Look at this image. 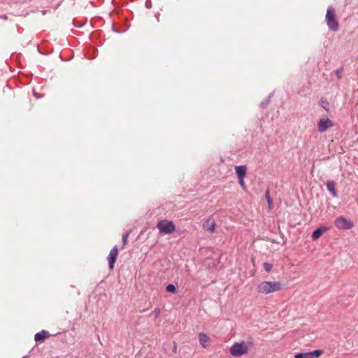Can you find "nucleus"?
Returning a JSON list of instances; mask_svg holds the SVG:
<instances>
[{"mask_svg":"<svg viewBox=\"0 0 358 358\" xmlns=\"http://www.w3.org/2000/svg\"><path fill=\"white\" fill-rule=\"evenodd\" d=\"M282 285L280 282L264 281L257 287V291L259 294H268L281 290Z\"/></svg>","mask_w":358,"mask_h":358,"instance_id":"nucleus-1","label":"nucleus"},{"mask_svg":"<svg viewBox=\"0 0 358 358\" xmlns=\"http://www.w3.org/2000/svg\"><path fill=\"white\" fill-rule=\"evenodd\" d=\"M327 24L329 30L337 31L338 30V22L336 19L335 9L332 6L328 7L326 14Z\"/></svg>","mask_w":358,"mask_h":358,"instance_id":"nucleus-2","label":"nucleus"},{"mask_svg":"<svg viewBox=\"0 0 358 358\" xmlns=\"http://www.w3.org/2000/svg\"><path fill=\"white\" fill-rule=\"evenodd\" d=\"M248 352V346L244 342H236L230 348V353L234 357H241Z\"/></svg>","mask_w":358,"mask_h":358,"instance_id":"nucleus-3","label":"nucleus"},{"mask_svg":"<svg viewBox=\"0 0 358 358\" xmlns=\"http://www.w3.org/2000/svg\"><path fill=\"white\" fill-rule=\"evenodd\" d=\"M157 227L159 229V232L164 234H169L173 232L176 229V227L172 221H169L167 220H160L157 224Z\"/></svg>","mask_w":358,"mask_h":358,"instance_id":"nucleus-4","label":"nucleus"},{"mask_svg":"<svg viewBox=\"0 0 358 358\" xmlns=\"http://www.w3.org/2000/svg\"><path fill=\"white\" fill-rule=\"evenodd\" d=\"M334 224L336 228L341 230L350 229L354 226L353 223L350 220L343 216H340L336 218L334 220Z\"/></svg>","mask_w":358,"mask_h":358,"instance_id":"nucleus-5","label":"nucleus"},{"mask_svg":"<svg viewBox=\"0 0 358 358\" xmlns=\"http://www.w3.org/2000/svg\"><path fill=\"white\" fill-rule=\"evenodd\" d=\"M334 126V123L328 117L324 116L318 121L317 130L320 133L322 134Z\"/></svg>","mask_w":358,"mask_h":358,"instance_id":"nucleus-6","label":"nucleus"},{"mask_svg":"<svg viewBox=\"0 0 358 358\" xmlns=\"http://www.w3.org/2000/svg\"><path fill=\"white\" fill-rule=\"evenodd\" d=\"M118 253L117 246L115 245L110 251L108 256V266L110 269H113L114 264L117 259Z\"/></svg>","mask_w":358,"mask_h":358,"instance_id":"nucleus-7","label":"nucleus"},{"mask_svg":"<svg viewBox=\"0 0 358 358\" xmlns=\"http://www.w3.org/2000/svg\"><path fill=\"white\" fill-rule=\"evenodd\" d=\"M327 188L328 191L331 193L333 197H337L338 194L336 190V183L334 180H329L327 181Z\"/></svg>","mask_w":358,"mask_h":358,"instance_id":"nucleus-8","label":"nucleus"},{"mask_svg":"<svg viewBox=\"0 0 358 358\" xmlns=\"http://www.w3.org/2000/svg\"><path fill=\"white\" fill-rule=\"evenodd\" d=\"M203 226L206 231L213 232L215 231V223L213 219H208L203 222Z\"/></svg>","mask_w":358,"mask_h":358,"instance_id":"nucleus-9","label":"nucleus"},{"mask_svg":"<svg viewBox=\"0 0 358 358\" xmlns=\"http://www.w3.org/2000/svg\"><path fill=\"white\" fill-rule=\"evenodd\" d=\"M199 341L200 345L203 348H206L209 342V337L204 333H200L199 334Z\"/></svg>","mask_w":358,"mask_h":358,"instance_id":"nucleus-10","label":"nucleus"},{"mask_svg":"<svg viewBox=\"0 0 358 358\" xmlns=\"http://www.w3.org/2000/svg\"><path fill=\"white\" fill-rule=\"evenodd\" d=\"M236 173L238 178H245L247 171V167L245 165L237 166L235 168Z\"/></svg>","mask_w":358,"mask_h":358,"instance_id":"nucleus-11","label":"nucleus"},{"mask_svg":"<svg viewBox=\"0 0 358 358\" xmlns=\"http://www.w3.org/2000/svg\"><path fill=\"white\" fill-rule=\"evenodd\" d=\"M50 336V334L48 331L42 330L40 332H38L34 336V339L36 342L42 341L45 338H47Z\"/></svg>","mask_w":358,"mask_h":358,"instance_id":"nucleus-12","label":"nucleus"},{"mask_svg":"<svg viewBox=\"0 0 358 358\" xmlns=\"http://www.w3.org/2000/svg\"><path fill=\"white\" fill-rule=\"evenodd\" d=\"M326 231V227H320L316 229L312 234L313 240H317L322 236V234Z\"/></svg>","mask_w":358,"mask_h":358,"instance_id":"nucleus-13","label":"nucleus"},{"mask_svg":"<svg viewBox=\"0 0 358 358\" xmlns=\"http://www.w3.org/2000/svg\"><path fill=\"white\" fill-rule=\"evenodd\" d=\"M308 352L310 353V358H317L319 357L323 353V351L322 350H315Z\"/></svg>","mask_w":358,"mask_h":358,"instance_id":"nucleus-14","label":"nucleus"},{"mask_svg":"<svg viewBox=\"0 0 358 358\" xmlns=\"http://www.w3.org/2000/svg\"><path fill=\"white\" fill-rule=\"evenodd\" d=\"M176 290H177V287L175 286L173 284H169L166 287V291L167 292H169V293H176Z\"/></svg>","mask_w":358,"mask_h":358,"instance_id":"nucleus-15","label":"nucleus"},{"mask_svg":"<svg viewBox=\"0 0 358 358\" xmlns=\"http://www.w3.org/2000/svg\"><path fill=\"white\" fill-rule=\"evenodd\" d=\"M320 106L326 110H329V103L327 99H321Z\"/></svg>","mask_w":358,"mask_h":358,"instance_id":"nucleus-16","label":"nucleus"},{"mask_svg":"<svg viewBox=\"0 0 358 358\" xmlns=\"http://www.w3.org/2000/svg\"><path fill=\"white\" fill-rule=\"evenodd\" d=\"M295 358H310V353L308 352H301V353H297L294 355Z\"/></svg>","mask_w":358,"mask_h":358,"instance_id":"nucleus-17","label":"nucleus"},{"mask_svg":"<svg viewBox=\"0 0 358 358\" xmlns=\"http://www.w3.org/2000/svg\"><path fill=\"white\" fill-rule=\"evenodd\" d=\"M271 95H272V94H270L267 98H266L264 101H262L261 102L260 106L262 108H266L267 105L268 104V103L270 101V98H271Z\"/></svg>","mask_w":358,"mask_h":358,"instance_id":"nucleus-18","label":"nucleus"},{"mask_svg":"<svg viewBox=\"0 0 358 358\" xmlns=\"http://www.w3.org/2000/svg\"><path fill=\"white\" fill-rule=\"evenodd\" d=\"M129 233L128 231H126L122 235V243H123L122 248H124V246L127 244V240H128V238H129Z\"/></svg>","mask_w":358,"mask_h":358,"instance_id":"nucleus-19","label":"nucleus"},{"mask_svg":"<svg viewBox=\"0 0 358 358\" xmlns=\"http://www.w3.org/2000/svg\"><path fill=\"white\" fill-rule=\"evenodd\" d=\"M161 313V310L159 308H155L153 312L152 315L155 319L158 318Z\"/></svg>","mask_w":358,"mask_h":358,"instance_id":"nucleus-20","label":"nucleus"},{"mask_svg":"<svg viewBox=\"0 0 358 358\" xmlns=\"http://www.w3.org/2000/svg\"><path fill=\"white\" fill-rule=\"evenodd\" d=\"M335 73L337 78L341 79L342 78L343 68L338 69Z\"/></svg>","mask_w":358,"mask_h":358,"instance_id":"nucleus-21","label":"nucleus"},{"mask_svg":"<svg viewBox=\"0 0 358 358\" xmlns=\"http://www.w3.org/2000/svg\"><path fill=\"white\" fill-rule=\"evenodd\" d=\"M272 267V264L269 263H264V268L267 272H269L271 270Z\"/></svg>","mask_w":358,"mask_h":358,"instance_id":"nucleus-22","label":"nucleus"},{"mask_svg":"<svg viewBox=\"0 0 358 358\" xmlns=\"http://www.w3.org/2000/svg\"><path fill=\"white\" fill-rule=\"evenodd\" d=\"M238 178V182H239V184L241 185V186L245 189V182H244V178Z\"/></svg>","mask_w":358,"mask_h":358,"instance_id":"nucleus-23","label":"nucleus"},{"mask_svg":"<svg viewBox=\"0 0 358 358\" xmlns=\"http://www.w3.org/2000/svg\"><path fill=\"white\" fill-rule=\"evenodd\" d=\"M177 348H178L177 343H176V342L173 341V353H176L177 352Z\"/></svg>","mask_w":358,"mask_h":358,"instance_id":"nucleus-24","label":"nucleus"},{"mask_svg":"<svg viewBox=\"0 0 358 358\" xmlns=\"http://www.w3.org/2000/svg\"><path fill=\"white\" fill-rule=\"evenodd\" d=\"M266 201H268L269 199H271L270 196H269V192L267 191L266 193Z\"/></svg>","mask_w":358,"mask_h":358,"instance_id":"nucleus-25","label":"nucleus"},{"mask_svg":"<svg viewBox=\"0 0 358 358\" xmlns=\"http://www.w3.org/2000/svg\"><path fill=\"white\" fill-rule=\"evenodd\" d=\"M267 203H268V206H271V205L272 203V200L269 199L268 201H267Z\"/></svg>","mask_w":358,"mask_h":358,"instance_id":"nucleus-26","label":"nucleus"},{"mask_svg":"<svg viewBox=\"0 0 358 358\" xmlns=\"http://www.w3.org/2000/svg\"><path fill=\"white\" fill-rule=\"evenodd\" d=\"M41 12H42V14H43V15H45V14H46V13H47V10H42Z\"/></svg>","mask_w":358,"mask_h":358,"instance_id":"nucleus-27","label":"nucleus"},{"mask_svg":"<svg viewBox=\"0 0 358 358\" xmlns=\"http://www.w3.org/2000/svg\"><path fill=\"white\" fill-rule=\"evenodd\" d=\"M357 203H358V199H357Z\"/></svg>","mask_w":358,"mask_h":358,"instance_id":"nucleus-28","label":"nucleus"}]
</instances>
